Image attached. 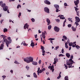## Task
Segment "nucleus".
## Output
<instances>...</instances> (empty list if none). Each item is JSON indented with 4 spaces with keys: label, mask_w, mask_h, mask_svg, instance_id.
<instances>
[{
    "label": "nucleus",
    "mask_w": 80,
    "mask_h": 80,
    "mask_svg": "<svg viewBox=\"0 0 80 80\" xmlns=\"http://www.w3.org/2000/svg\"><path fill=\"white\" fill-rule=\"evenodd\" d=\"M24 61L26 63H28L30 62H32L33 61V58L32 57H27L23 59Z\"/></svg>",
    "instance_id": "obj_1"
},
{
    "label": "nucleus",
    "mask_w": 80,
    "mask_h": 80,
    "mask_svg": "<svg viewBox=\"0 0 80 80\" xmlns=\"http://www.w3.org/2000/svg\"><path fill=\"white\" fill-rule=\"evenodd\" d=\"M1 37H2L3 38L4 41L5 42L6 44L8 47V45L10 44V41L7 40V38H6L7 37L5 35H2Z\"/></svg>",
    "instance_id": "obj_2"
},
{
    "label": "nucleus",
    "mask_w": 80,
    "mask_h": 80,
    "mask_svg": "<svg viewBox=\"0 0 80 80\" xmlns=\"http://www.w3.org/2000/svg\"><path fill=\"white\" fill-rule=\"evenodd\" d=\"M5 5H6L5 3H3L1 5L2 7L3 8V10L4 11H7V10H8V7L5 6Z\"/></svg>",
    "instance_id": "obj_3"
},
{
    "label": "nucleus",
    "mask_w": 80,
    "mask_h": 80,
    "mask_svg": "<svg viewBox=\"0 0 80 80\" xmlns=\"http://www.w3.org/2000/svg\"><path fill=\"white\" fill-rule=\"evenodd\" d=\"M54 30L55 32H58L60 30V28L57 26H55L54 28Z\"/></svg>",
    "instance_id": "obj_4"
},
{
    "label": "nucleus",
    "mask_w": 80,
    "mask_h": 80,
    "mask_svg": "<svg viewBox=\"0 0 80 80\" xmlns=\"http://www.w3.org/2000/svg\"><path fill=\"white\" fill-rule=\"evenodd\" d=\"M44 10L45 12H46V13H50V10L47 7L44 8Z\"/></svg>",
    "instance_id": "obj_5"
},
{
    "label": "nucleus",
    "mask_w": 80,
    "mask_h": 80,
    "mask_svg": "<svg viewBox=\"0 0 80 80\" xmlns=\"http://www.w3.org/2000/svg\"><path fill=\"white\" fill-rule=\"evenodd\" d=\"M76 22H80V19L78 17H75Z\"/></svg>",
    "instance_id": "obj_6"
},
{
    "label": "nucleus",
    "mask_w": 80,
    "mask_h": 80,
    "mask_svg": "<svg viewBox=\"0 0 80 80\" xmlns=\"http://www.w3.org/2000/svg\"><path fill=\"white\" fill-rule=\"evenodd\" d=\"M45 33L47 34L46 31H44V32H42V37L43 38H45Z\"/></svg>",
    "instance_id": "obj_7"
},
{
    "label": "nucleus",
    "mask_w": 80,
    "mask_h": 80,
    "mask_svg": "<svg viewBox=\"0 0 80 80\" xmlns=\"http://www.w3.org/2000/svg\"><path fill=\"white\" fill-rule=\"evenodd\" d=\"M44 2L45 3V4H47V5H50L51 3H50V2L48 0H45L44 1Z\"/></svg>",
    "instance_id": "obj_8"
},
{
    "label": "nucleus",
    "mask_w": 80,
    "mask_h": 80,
    "mask_svg": "<svg viewBox=\"0 0 80 80\" xmlns=\"http://www.w3.org/2000/svg\"><path fill=\"white\" fill-rule=\"evenodd\" d=\"M28 27H29V25H28V23H26L24 26V28L25 29H26V28L28 29Z\"/></svg>",
    "instance_id": "obj_9"
},
{
    "label": "nucleus",
    "mask_w": 80,
    "mask_h": 80,
    "mask_svg": "<svg viewBox=\"0 0 80 80\" xmlns=\"http://www.w3.org/2000/svg\"><path fill=\"white\" fill-rule=\"evenodd\" d=\"M72 64H73L72 62H70V61H66V65H67L70 66V65H72Z\"/></svg>",
    "instance_id": "obj_10"
},
{
    "label": "nucleus",
    "mask_w": 80,
    "mask_h": 80,
    "mask_svg": "<svg viewBox=\"0 0 80 80\" xmlns=\"http://www.w3.org/2000/svg\"><path fill=\"white\" fill-rule=\"evenodd\" d=\"M52 72H54V65H52L51 67L50 70H52Z\"/></svg>",
    "instance_id": "obj_11"
},
{
    "label": "nucleus",
    "mask_w": 80,
    "mask_h": 80,
    "mask_svg": "<svg viewBox=\"0 0 80 80\" xmlns=\"http://www.w3.org/2000/svg\"><path fill=\"white\" fill-rule=\"evenodd\" d=\"M74 3H75V5H76V7H78V4L79 3V2L77 1H74Z\"/></svg>",
    "instance_id": "obj_12"
},
{
    "label": "nucleus",
    "mask_w": 80,
    "mask_h": 80,
    "mask_svg": "<svg viewBox=\"0 0 80 80\" xmlns=\"http://www.w3.org/2000/svg\"><path fill=\"white\" fill-rule=\"evenodd\" d=\"M46 21L48 23V25H50V20H49V19H47Z\"/></svg>",
    "instance_id": "obj_13"
},
{
    "label": "nucleus",
    "mask_w": 80,
    "mask_h": 80,
    "mask_svg": "<svg viewBox=\"0 0 80 80\" xmlns=\"http://www.w3.org/2000/svg\"><path fill=\"white\" fill-rule=\"evenodd\" d=\"M32 64L34 65H37L38 63L36 62H32Z\"/></svg>",
    "instance_id": "obj_14"
},
{
    "label": "nucleus",
    "mask_w": 80,
    "mask_h": 80,
    "mask_svg": "<svg viewBox=\"0 0 80 80\" xmlns=\"http://www.w3.org/2000/svg\"><path fill=\"white\" fill-rule=\"evenodd\" d=\"M54 6L56 9L59 8V5L57 4H55L54 5Z\"/></svg>",
    "instance_id": "obj_15"
},
{
    "label": "nucleus",
    "mask_w": 80,
    "mask_h": 80,
    "mask_svg": "<svg viewBox=\"0 0 80 80\" xmlns=\"http://www.w3.org/2000/svg\"><path fill=\"white\" fill-rule=\"evenodd\" d=\"M66 55L67 57H68V58H70V54L68 53H67L66 54Z\"/></svg>",
    "instance_id": "obj_16"
},
{
    "label": "nucleus",
    "mask_w": 80,
    "mask_h": 80,
    "mask_svg": "<svg viewBox=\"0 0 80 80\" xmlns=\"http://www.w3.org/2000/svg\"><path fill=\"white\" fill-rule=\"evenodd\" d=\"M33 76L34 78H37V75L35 72H34L33 73Z\"/></svg>",
    "instance_id": "obj_17"
},
{
    "label": "nucleus",
    "mask_w": 80,
    "mask_h": 80,
    "mask_svg": "<svg viewBox=\"0 0 80 80\" xmlns=\"http://www.w3.org/2000/svg\"><path fill=\"white\" fill-rule=\"evenodd\" d=\"M43 72V71H42V70H40L39 71H38V72H37L38 75H40L39 73H42Z\"/></svg>",
    "instance_id": "obj_18"
},
{
    "label": "nucleus",
    "mask_w": 80,
    "mask_h": 80,
    "mask_svg": "<svg viewBox=\"0 0 80 80\" xmlns=\"http://www.w3.org/2000/svg\"><path fill=\"white\" fill-rule=\"evenodd\" d=\"M3 46L4 45L3 44H1V46L0 47V50H3Z\"/></svg>",
    "instance_id": "obj_19"
},
{
    "label": "nucleus",
    "mask_w": 80,
    "mask_h": 80,
    "mask_svg": "<svg viewBox=\"0 0 80 80\" xmlns=\"http://www.w3.org/2000/svg\"><path fill=\"white\" fill-rule=\"evenodd\" d=\"M67 22V20L65 19L63 23V27H65V23H66V22Z\"/></svg>",
    "instance_id": "obj_20"
},
{
    "label": "nucleus",
    "mask_w": 80,
    "mask_h": 80,
    "mask_svg": "<svg viewBox=\"0 0 80 80\" xmlns=\"http://www.w3.org/2000/svg\"><path fill=\"white\" fill-rule=\"evenodd\" d=\"M72 31H73V32H75L76 31V28H75L74 27H72Z\"/></svg>",
    "instance_id": "obj_21"
},
{
    "label": "nucleus",
    "mask_w": 80,
    "mask_h": 80,
    "mask_svg": "<svg viewBox=\"0 0 80 80\" xmlns=\"http://www.w3.org/2000/svg\"><path fill=\"white\" fill-rule=\"evenodd\" d=\"M54 60V62H53V63L55 65L56 64V63H57V59L56 58H55Z\"/></svg>",
    "instance_id": "obj_22"
},
{
    "label": "nucleus",
    "mask_w": 80,
    "mask_h": 80,
    "mask_svg": "<svg viewBox=\"0 0 80 80\" xmlns=\"http://www.w3.org/2000/svg\"><path fill=\"white\" fill-rule=\"evenodd\" d=\"M65 47L66 48H68V45H67V42L65 43Z\"/></svg>",
    "instance_id": "obj_23"
},
{
    "label": "nucleus",
    "mask_w": 80,
    "mask_h": 80,
    "mask_svg": "<svg viewBox=\"0 0 80 80\" xmlns=\"http://www.w3.org/2000/svg\"><path fill=\"white\" fill-rule=\"evenodd\" d=\"M69 62H70L72 63H73V61L72 60V58H70L69 59Z\"/></svg>",
    "instance_id": "obj_24"
},
{
    "label": "nucleus",
    "mask_w": 80,
    "mask_h": 80,
    "mask_svg": "<svg viewBox=\"0 0 80 80\" xmlns=\"http://www.w3.org/2000/svg\"><path fill=\"white\" fill-rule=\"evenodd\" d=\"M25 41H24L22 42V43H23V45H24V46H28V44L25 43Z\"/></svg>",
    "instance_id": "obj_25"
},
{
    "label": "nucleus",
    "mask_w": 80,
    "mask_h": 80,
    "mask_svg": "<svg viewBox=\"0 0 80 80\" xmlns=\"http://www.w3.org/2000/svg\"><path fill=\"white\" fill-rule=\"evenodd\" d=\"M64 80H68V77L67 76H66L64 78Z\"/></svg>",
    "instance_id": "obj_26"
},
{
    "label": "nucleus",
    "mask_w": 80,
    "mask_h": 80,
    "mask_svg": "<svg viewBox=\"0 0 80 80\" xmlns=\"http://www.w3.org/2000/svg\"><path fill=\"white\" fill-rule=\"evenodd\" d=\"M69 45L70 47H72V45H73V43L72 42H69Z\"/></svg>",
    "instance_id": "obj_27"
},
{
    "label": "nucleus",
    "mask_w": 80,
    "mask_h": 80,
    "mask_svg": "<svg viewBox=\"0 0 80 80\" xmlns=\"http://www.w3.org/2000/svg\"><path fill=\"white\" fill-rule=\"evenodd\" d=\"M31 47H34L35 46V44H34V43L33 42H32L31 44Z\"/></svg>",
    "instance_id": "obj_28"
},
{
    "label": "nucleus",
    "mask_w": 80,
    "mask_h": 80,
    "mask_svg": "<svg viewBox=\"0 0 80 80\" xmlns=\"http://www.w3.org/2000/svg\"><path fill=\"white\" fill-rule=\"evenodd\" d=\"M75 9V11H76V12H77V10H79V8H77L75 7H74Z\"/></svg>",
    "instance_id": "obj_29"
},
{
    "label": "nucleus",
    "mask_w": 80,
    "mask_h": 80,
    "mask_svg": "<svg viewBox=\"0 0 80 80\" xmlns=\"http://www.w3.org/2000/svg\"><path fill=\"white\" fill-rule=\"evenodd\" d=\"M8 39L9 40H10V43H11L12 42V40L11 39V38H10V37H9L8 38Z\"/></svg>",
    "instance_id": "obj_30"
},
{
    "label": "nucleus",
    "mask_w": 80,
    "mask_h": 80,
    "mask_svg": "<svg viewBox=\"0 0 80 80\" xmlns=\"http://www.w3.org/2000/svg\"><path fill=\"white\" fill-rule=\"evenodd\" d=\"M48 30H50V29H51V28H52V26H51V25L48 26Z\"/></svg>",
    "instance_id": "obj_31"
},
{
    "label": "nucleus",
    "mask_w": 80,
    "mask_h": 80,
    "mask_svg": "<svg viewBox=\"0 0 80 80\" xmlns=\"http://www.w3.org/2000/svg\"><path fill=\"white\" fill-rule=\"evenodd\" d=\"M63 38H64L65 40H67V37L63 36L62 37Z\"/></svg>",
    "instance_id": "obj_32"
},
{
    "label": "nucleus",
    "mask_w": 80,
    "mask_h": 80,
    "mask_svg": "<svg viewBox=\"0 0 80 80\" xmlns=\"http://www.w3.org/2000/svg\"><path fill=\"white\" fill-rule=\"evenodd\" d=\"M8 31V30H7V29L4 28L3 31L4 33H5V32H7Z\"/></svg>",
    "instance_id": "obj_33"
},
{
    "label": "nucleus",
    "mask_w": 80,
    "mask_h": 80,
    "mask_svg": "<svg viewBox=\"0 0 80 80\" xmlns=\"http://www.w3.org/2000/svg\"><path fill=\"white\" fill-rule=\"evenodd\" d=\"M26 68L27 69V70H29V68H30L28 66H27L26 67Z\"/></svg>",
    "instance_id": "obj_34"
},
{
    "label": "nucleus",
    "mask_w": 80,
    "mask_h": 80,
    "mask_svg": "<svg viewBox=\"0 0 80 80\" xmlns=\"http://www.w3.org/2000/svg\"><path fill=\"white\" fill-rule=\"evenodd\" d=\"M79 22H75V23L76 26H78L79 25V24L78 23Z\"/></svg>",
    "instance_id": "obj_35"
},
{
    "label": "nucleus",
    "mask_w": 80,
    "mask_h": 80,
    "mask_svg": "<svg viewBox=\"0 0 80 80\" xmlns=\"http://www.w3.org/2000/svg\"><path fill=\"white\" fill-rule=\"evenodd\" d=\"M76 48H77V49H79L80 48V46H78V45H77L75 46Z\"/></svg>",
    "instance_id": "obj_36"
},
{
    "label": "nucleus",
    "mask_w": 80,
    "mask_h": 80,
    "mask_svg": "<svg viewBox=\"0 0 80 80\" xmlns=\"http://www.w3.org/2000/svg\"><path fill=\"white\" fill-rule=\"evenodd\" d=\"M68 28H71L72 27V25L71 24H69L68 25Z\"/></svg>",
    "instance_id": "obj_37"
},
{
    "label": "nucleus",
    "mask_w": 80,
    "mask_h": 80,
    "mask_svg": "<svg viewBox=\"0 0 80 80\" xmlns=\"http://www.w3.org/2000/svg\"><path fill=\"white\" fill-rule=\"evenodd\" d=\"M41 49L42 50H44V49H45V48H44L43 47V46H41Z\"/></svg>",
    "instance_id": "obj_38"
},
{
    "label": "nucleus",
    "mask_w": 80,
    "mask_h": 80,
    "mask_svg": "<svg viewBox=\"0 0 80 80\" xmlns=\"http://www.w3.org/2000/svg\"><path fill=\"white\" fill-rule=\"evenodd\" d=\"M17 8H21V5H18L17 7Z\"/></svg>",
    "instance_id": "obj_39"
},
{
    "label": "nucleus",
    "mask_w": 80,
    "mask_h": 80,
    "mask_svg": "<svg viewBox=\"0 0 80 80\" xmlns=\"http://www.w3.org/2000/svg\"><path fill=\"white\" fill-rule=\"evenodd\" d=\"M59 8L56 9V12H58L59 11H60V10H59Z\"/></svg>",
    "instance_id": "obj_40"
},
{
    "label": "nucleus",
    "mask_w": 80,
    "mask_h": 80,
    "mask_svg": "<svg viewBox=\"0 0 80 80\" xmlns=\"http://www.w3.org/2000/svg\"><path fill=\"white\" fill-rule=\"evenodd\" d=\"M54 39H55L53 38H49L48 39L49 40H50L51 41H52V40H53Z\"/></svg>",
    "instance_id": "obj_41"
},
{
    "label": "nucleus",
    "mask_w": 80,
    "mask_h": 80,
    "mask_svg": "<svg viewBox=\"0 0 80 80\" xmlns=\"http://www.w3.org/2000/svg\"><path fill=\"white\" fill-rule=\"evenodd\" d=\"M31 21H32V22H35V19L33 18H32L31 19Z\"/></svg>",
    "instance_id": "obj_42"
},
{
    "label": "nucleus",
    "mask_w": 80,
    "mask_h": 80,
    "mask_svg": "<svg viewBox=\"0 0 80 80\" xmlns=\"http://www.w3.org/2000/svg\"><path fill=\"white\" fill-rule=\"evenodd\" d=\"M64 65L66 68V69L68 68V66H67L66 64H64Z\"/></svg>",
    "instance_id": "obj_43"
},
{
    "label": "nucleus",
    "mask_w": 80,
    "mask_h": 80,
    "mask_svg": "<svg viewBox=\"0 0 80 80\" xmlns=\"http://www.w3.org/2000/svg\"><path fill=\"white\" fill-rule=\"evenodd\" d=\"M64 56V55L61 54L59 55V57H63Z\"/></svg>",
    "instance_id": "obj_44"
},
{
    "label": "nucleus",
    "mask_w": 80,
    "mask_h": 80,
    "mask_svg": "<svg viewBox=\"0 0 80 80\" xmlns=\"http://www.w3.org/2000/svg\"><path fill=\"white\" fill-rule=\"evenodd\" d=\"M56 22H58V23H59V22H60V19H56Z\"/></svg>",
    "instance_id": "obj_45"
},
{
    "label": "nucleus",
    "mask_w": 80,
    "mask_h": 80,
    "mask_svg": "<svg viewBox=\"0 0 80 80\" xmlns=\"http://www.w3.org/2000/svg\"><path fill=\"white\" fill-rule=\"evenodd\" d=\"M79 11H77L76 13H77V15L78 16H79Z\"/></svg>",
    "instance_id": "obj_46"
},
{
    "label": "nucleus",
    "mask_w": 80,
    "mask_h": 80,
    "mask_svg": "<svg viewBox=\"0 0 80 80\" xmlns=\"http://www.w3.org/2000/svg\"><path fill=\"white\" fill-rule=\"evenodd\" d=\"M61 75H59V76H58V77L57 78V79H60V77H61Z\"/></svg>",
    "instance_id": "obj_47"
},
{
    "label": "nucleus",
    "mask_w": 80,
    "mask_h": 80,
    "mask_svg": "<svg viewBox=\"0 0 80 80\" xmlns=\"http://www.w3.org/2000/svg\"><path fill=\"white\" fill-rule=\"evenodd\" d=\"M41 62H42V60H40L38 62V63L39 64V65H40V64H41Z\"/></svg>",
    "instance_id": "obj_48"
},
{
    "label": "nucleus",
    "mask_w": 80,
    "mask_h": 80,
    "mask_svg": "<svg viewBox=\"0 0 80 80\" xmlns=\"http://www.w3.org/2000/svg\"><path fill=\"white\" fill-rule=\"evenodd\" d=\"M15 63H16V64H19V63L17 61H16L14 62Z\"/></svg>",
    "instance_id": "obj_49"
},
{
    "label": "nucleus",
    "mask_w": 80,
    "mask_h": 80,
    "mask_svg": "<svg viewBox=\"0 0 80 80\" xmlns=\"http://www.w3.org/2000/svg\"><path fill=\"white\" fill-rule=\"evenodd\" d=\"M62 53H64V49H63V48L62 49Z\"/></svg>",
    "instance_id": "obj_50"
},
{
    "label": "nucleus",
    "mask_w": 80,
    "mask_h": 80,
    "mask_svg": "<svg viewBox=\"0 0 80 80\" xmlns=\"http://www.w3.org/2000/svg\"><path fill=\"white\" fill-rule=\"evenodd\" d=\"M70 42V40L69 39H68L67 42L66 43H67V44L69 43V42Z\"/></svg>",
    "instance_id": "obj_51"
},
{
    "label": "nucleus",
    "mask_w": 80,
    "mask_h": 80,
    "mask_svg": "<svg viewBox=\"0 0 80 80\" xmlns=\"http://www.w3.org/2000/svg\"><path fill=\"white\" fill-rule=\"evenodd\" d=\"M70 58H72V59H73V56L72 55L70 57Z\"/></svg>",
    "instance_id": "obj_52"
},
{
    "label": "nucleus",
    "mask_w": 80,
    "mask_h": 80,
    "mask_svg": "<svg viewBox=\"0 0 80 80\" xmlns=\"http://www.w3.org/2000/svg\"><path fill=\"white\" fill-rule=\"evenodd\" d=\"M42 53H45V50H42Z\"/></svg>",
    "instance_id": "obj_53"
},
{
    "label": "nucleus",
    "mask_w": 80,
    "mask_h": 80,
    "mask_svg": "<svg viewBox=\"0 0 80 80\" xmlns=\"http://www.w3.org/2000/svg\"><path fill=\"white\" fill-rule=\"evenodd\" d=\"M9 1L10 2H14L15 0H9Z\"/></svg>",
    "instance_id": "obj_54"
},
{
    "label": "nucleus",
    "mask_w": 80,
    "mask_h": 80,
    "mask_svg": "<svg viewBox=\"0 0 80 80\" xmlns=\"http://www.w3.org/2000/svg\"><path fill=\"white\" fill-rule=\"evenodd\" d=\"M2 78H6V76L5 75L2 76Z\"/></svg>",
    "instance_id": "obj_55"
},
{
    "label": "nucleus",
    "mask_w": 80,
    "mask_h": 80,
    "mask_svg": "<svg viewBox=\"0 0 80 80\" xmlns=\"http://www.w3.org/2000/svg\"><path fill=\"white\" fill-rule=\"evenodd\" d=\"M5 41H4V40H3V41H2V44L1 45H3V44H4V43H5Z\"/></svg>",
    "instance_id": "obj_56"
},
{
    "label": "nucleus",
    "mask_w": 80,
    "mask_h": 80,
    "mask_svg": "<svg viewBox=\"0 0 80 80\" xmlns=\"http://www.w3.org/2000/svg\"><path fill=\"white\" fill-rule=\"evenodd\" d=\"M64 6L66 7V6H67V4L66 3H65L64 4Z\"/></svg>",
    "instance_id": "obj_57"
},
{
    "label": "nucleus",
    "mask_w": 80,
    "mask_h": 80,
    "mask_svg": "<svg viewBox=\"0 0 80 80\" xmlns=\"http://www.w3.org/2000/svg\"><path fill=\"white\" fill-rule=\"evenodd\" d=\"M68 20H69V21H71L72 20V18H68Z\"/></svg>",
    "instance_id": "obj_58"
},
{
    "label": "nucleus",
    "mask_w": 80,
    "mask_h": 80,
    "mask_svg": "<svg viewBox=\"0 0 80 80\" xmlns=\"http://www.w3.org/2000/svg\"><path fill=\"white\" fill-rule=\"evenodd\" d=\"M58 48H59V46H58L56 47V50H57V49H58Z\"/></svg>",
    "instance_id": "obj_59"
},
{
    "label": "nucleus",
    "mask_w": 80,
    "mask_h": 80,
    "mask_svg": "<svg viewBox=\"0 0 80 80\" xmlns=\"http://www.w3.org/2000/svg\"><path fill=\"white\" fill-rule=\"evenodd\" d=\"M42 70V72H43V71H45V68H43Z\"/></svg>",
    "instance_id": "obj_60"
},
{
    "label": "nucleus",
    "mask_w": 80,
    "mask_h": 80,
    "mask_svg": "<svg viewBox=\"0 0 80 80\" xmlns=\"http://www.w3.org/2000/svg\"><path fill=\"white\" fill-rule=\"evenodd\" d=\"M39 70H40V68H38V70L37 71V73L38 72V71H39Z\"/></svg>",
    "instance_id": "obj_61"
},
{
    "label": "nucleus",
    "mask_w": 80,
    "mask_h": 80,
    "mask_svg": "<svg viewBox=\"0 0 80 80\" xmlns=\"http://www.w3.org/2000/svg\"><path fill=\"white\" fill-rule=\"evenodd\" d=\"M3 2H0V6L2 4Z\"/></svg>",
    "instance_id": "obj_62"
},
{
    "label": "nucleus",
    "mask_w": 80,
    "mask_h": 80,
    "mask_svg": "<svg viewBox=\"0 0 80 80\" xmlns=\"http://www.w3.org/2000/svg\"><path fill=\"white\" fill-rule=\"evenodd\" d=\"M35 38H37V34H36L35 35Z\"/></svg>",
    "instance_id": "obj_63"
},
{
    "label": "nucleus",
    "mask_w": 80,
    "mask_h": 80,
    "mask_svg": "<svg viewBox=\"0 0 80 80\" xmlns=\"http://www.w3.org/2000/svg\"><path fill=\"white\" fill-rule=\"evenodd\" d=\"M51 66H49L48 67V68H49V69H50V68H51Z\"/></svg>",
    "instance_id": "obj_64"
}]
</instances>
